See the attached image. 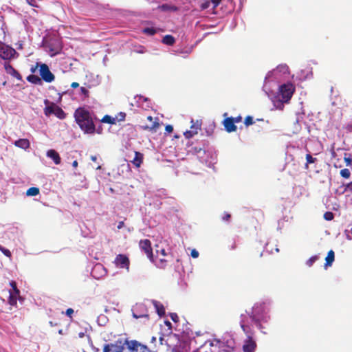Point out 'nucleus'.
Listing matches in <instances>:
<instances>
[{"label":"nucleus","instance_id":"1","mask_svg":"<svg viewBox=\"0 0 352 352\" xmlns=\"http://www.w3.org/2000/svg\"><path fill=\"white\" fill-rule=\"evenodd\" d=\"M75 120L79 127L85 133H94L96 126L90 112L84 107L76 109L74 114Z\"/></svg>","mask_w":352,"mask_h":352},{"label":"nucleus","instance_id":"2","mask_svg":"<svg viewBox=\"0 0 352 352\" xmlns=\"http://www.w3.org/2000/svg\"><path fill=\"white\" fill-rule=\"evenodd\" d=\"M45 104H49V105L46 106L44 109V113L46 116L54 114L59 119L63 120L65 118L66 113L57 104L54 102H49L47 100H45Z\"/></svg>","mask_w":352,"mask_h":352},{"label":"nucleus","instance_id":"3","mask_svg":"<svg viewBox=\"0 0 352 352\" xmlns=\"http://www.w3.org/2000/svg\"><path fill=\"white\" fill-rule=\"evenodd\" d=\"M295 87L292 83H286L280 86V100L283 102H288L292 97Z\"/></svg>","mask_w":352,"mask_h":352},{"label":"nucleus","instance_id":"4","mask_svg":"<svg viewBox=\"0 0 352 352\" xmlns=\"http://www.w3.org/2000/svg\"><path fill=\"white\" fill-rule=\"evenodd\" d=\"M124 342V346H126L130 352H150L149 349L146 345L135 340L125 339Z\"/></svg>","mask_w":352,"mask_h":352},{"label":"nucleus","instance_id":"5","mask_svg":"<svg viewBox=\"0 0 352 352\" xmlns=\"http://www.w3.org/2000/svg\"><path fill=\"white\" fill-rule=\"evenodd\" d=\"M16 55L18 56V54L14 48L0 41V58L5 60H11Z\"/></svg>","mask_w":352,"mask_h":352},{"label":"nucleus","instance_id":"6","mask_svg":"<svg viewBox=\"0 0 352 352\" xmlns=\"http://www.w3.org/2000/svg\"><path fill=\"white\" fill-rule=\"evenodd\" d=\"M124 342L122 339H118L113 343L105 344L102 352H124Z\"/></svg>","mask_w":352,"mask_h":352},{"label":"nucleus","instance_id":"7","mask_svg":"<svg viewBox=\"0 0 352 352\" xmlns=\"http://www.w3.org/2000/svg\"><path fill=\"white\" fill-rule=\"evenodd\" d=\"M39 72L41 78L43 79L45 82H51L54 80L55 76L51 72L49 67L46 64L42 63L40 65Z\"/></svg>","mask_w":352,"mask_h":352},{"label":"nucleus","instance_id":"8","mask_svg":"<svg viewBox=\"0 0 352 352\" xmlns=\"http://www.w3.org/2000/svg\"><path fill=\"white\" fill-rule=\"evenodd\" d=\"M140 247L142 251L146 254L147 257L151 260L153 261V250L151 247V243L148 239H144L140 241Z\"/></svg>","mask_w":352,"mask_h":352},{"label":"nucleus","instance_id":"9","mask_svg":"<svg viewBox=\"0 0 352 352\" xmlns=\"http://www.w3.org/2000/svg\"><path fill=\"white\" fill-rule=\"evenodd\" d=\"M257 344L251 335H248L243 345L244 352H255Z\"/></svg>","mask_w":352,"mask_h":352},{"label":"nucleus","instance_id":"10","mask_svg":"<svg viewBox=\"0 0 352 352\" xmlns=\"http://www.w3.org/2000/svg\"><path fill=\"white\" fill-rule=\"evenodd\" d=\"M116 266L120 268L129 269L130 261L128 256L125 254H120L117 255L114 261Z\"/></svg>","mask_w":352,"mask_h":352},{"label":"nucleus","instance_id":"11","mask_svg":"<svg viewBox=\"0 0 352 352\" xmlns=\"http://www.w3.org/2000/svg\"><path fill=\"white\" fill-rule=\"evenodd\" d=\"M51 56L56 55L61 50L60 45L57 40H51L47 45Z\"/></svg>","mask_w":352,"mask_h":352},{"label":"nucleus","instance_id":"12","mask_svg":"<svg viewBox=\"0 0 352 352\" xmlns=\"http://www.w3.org/2000/svg\"><path fill=\"white\" fill-rule=\"evenodd\" d=\"M4 68L6 72L16 78L17 80H22V76L20 73L15 69L9 63L5 62Z\"/></svg>","mask_w":352,"mask_h":352},{"label":"nucleus","instance_id":"13","mask_svg":"<svg viewBox=\"0 0 352 352\" xmlns=\"http://www.w3.org/2000/svg\"><path fill=\"white\" fill-rule=\"evenodd\" d=\"M223 124L227 132L232 133L236 131L237 128L233 121V117L226 118L223 120Z\"/></svg>","mask_w":352,"mask_h":352},{"label":"nucleus","instance_id":"14","mask_svg":"<svg viewBox=\"0 0 352 352\" xmlns=\"http://www.w3.org/2000/svg\"><path fill=\"white\" fill-rule=\"evenodd\" d=\"M201 129V123L197 121L196 123L192 124L190 126V130L186 131L184 133L186 138H190L195 135L197 134L198 130Z\"/></svg>","mask_w":352,"mask_h":352},{"label":"nucleus","instance_id":"15","mask_svg":"<svg viewBox=\"0 0 352 352\" xmlns=\"http://www.w3.org/2000/svg\"><path fill=\"white\" fill-rule=\"evenodd\" d=\"M147 120L150 122V124H146L140 126V128L143 130H155L159 127V123L151 116H149L147 117Z\"/></svg>","mask_w":352,"mask_h":352},{"label":"nucleus","instance_id":"16","mask_svg":"<svg viewBox=\"0 0 352 352\" xmlns=\"http://www.w3.org/2000/svg\"><path fill=\"white\" fill-rule=\"evenodd\" d=\"M47 156L50 157L56 164H60L61 159L59 154L54 149H50L47 152Z\"/></svg>","mask_w":352,"mask_h":352},{"label":"nucleus","instance_id":"17","mask_svg":"<svg viewBox=\"0 0 352 352\" xmlns=\"http://www.w3.org/2000/svg\"><path fill=\"white\" fill-rule=\"evenodd\" d=\"M143 159L144 155L142 153L135 151V157L133 158L131 162L135 166L139 168L140 167L141 164L143 162Z\"/></svg>","mask_w":352,"mask_h":352},{"label":"nucleus","instance_id":"18","mask_svg":"<svg viewBox=\"0 0 352 352\" xmlns=\"http://www.w3.org/2000/svg\"><path fill=\"white\" fill-rule=\"evenodd\" d=\"M335 259L334 251L331 250L328 252L327 256L325 258L324 267L327 268L332 265Z\"/></svg>","mask_w":352,"mask_h":352},{"label":"nucleus","instance_id":"19","mask_svg":"<svg viewBox=\"0 0 352 352\" xmlns=\"http://www.w3.org/2000/svg\"><path fill=\"white\" fill-rule=\"evenodd\" d=\"M14 144L16 146L25 150L28 149L30 146V142L28 139H19L16 140Z\"/></svg>","mask_w":352,"mask_h":352},{"label":"nucleus","instance_id":"20","mask_svg":"<svg viewBox=\"0 0 352 352\" xmlns=\"http://www.w3.org/2000/svg\"><path fill=\"white\" fill-rule=\"evenodd\" d=\"M155 307V309H156V311L157 313V314L160 316H162L164 315L165 314V309H164V307L163 306L162 304H161L160 302L158 301H156V300H153V302Z\"/></svg>","mask_w":352,"mask_h":352},{"label":"nucleus","instance_id":"21","mask_svg":"<svg viewBox=\"0 0 352 352\" xmlns=\"http://www.w3.org/2000/svg\"><path fill=\"white\" fill-rule=\"evenodd\" d=\"M27 80L32 84H41V78L36 75L30 74L27 77Z\"/></svg>","mask_w":352,"mask_h":352},{"label":"nucleus","instance_id":"22","mask_svg":"<svg viewBox=\"0 0 352 352\" xmlns=\"http://www.w3.org/2000/svg\"><path fill=\"white\" fill-rule=\"evenodd\" d=\"M175 41V38L171 35H166L162 39V43L168 45H173Z\"/></svg>","mask_w":352,"mask_h":352},{"label":"nucleus","instance_id":"23","mask_svg":"<svg viewBox=\"0 0 352 352\" xmlns=\"http://www.w3.org/2000/svg\"><path fill=\"white\" fill-rule=\"evenodd\" d=\"M39 188L37 187H31L26 191V195L28 196H36L39 194Z\"/></svg>","mask_w":352,"mask_h":352},{"label":"nucleus","instance_id":"24","mask_svg":"<svg viewBox=\"0 0 352 352\" xmlns=\"http://www.w3.org/2000/svg\"><path fill=\"white\" fill-rule=\"evenodd\" d=\"M101 121H102V122L108 123V124H116L114 117H111V116H109V115H105V116L102 118Z\"/></svg>","mask_w":352,"mask_h":352},{"label":"nucleus","instance_id":"25","mask_svg":"<svg viewBox=\"0 0 352 352\" xmlns=\"http://www.w3.org/2000/svg\"><path fill=\"white\" fill-rule=\"evenodd\" d=\"M306 164H305V168H308V166L309 164H312L316 162V158L313 157L312 155L309 153L306 155Z\"/></svg>","mask_w":352,"mask_h":352},{"label":"nucleus","instance_id":"26","mask_svg":"<svg viewBox=\"0 0 352 352\" xmlns=\"http://www.w3.org/2000/svg\"><path fill=\"white\" fill-rule=\"evenodd\" d=\"M142 32H143V33H144L146 34L152 36V35H154L157 32V30H156V29H155L153 28H146L142 30Z\"/></svg>","mask_w":352,"mask_h":352},{"label":"nucleus","instance_id":"27","mask_svg":"<svg viewBox=\"0 0 352 352\" xmlns=\"http://www.w3.org/2000/svg\"><path fill=\"white\" fill-rule=\"evenodd\" d=\"M126 118V113L124 112H120L114 117L115 122L116 121L120 122L124 121Z\"/></svg>","mask_w":352,"mask_h":352},{"label":"nucleus","instance_id":"28","mask_svg":"<svg viewBox=\"0 0 352 352\" xmlns=\"http://www.w3.org/2000/svg\"><path fill=\"white\" fill-rule=\"evenodd\" d=\"M10 285L11 286V287L13 289V292H14V294H15V295H19V293H20V291L19 290V289L17 288V286H16V283L15 281L14 280H12L10 283Z\"/></svg>","mask_w":352,"mask_h":352},{"label":"nucleus","instance_id":"29","mask_svg":"<svg viewBox=\"0 0 352 352\" xmlns=\"http://www.w3.org/2000/svg\"><path fill=\"white\" fill-rule=\"evenodd\" d=\"M340 175L344 178H349L351 176L350 170L348 168H344L340 170Z\"/></svg>","mask_w":352,"mask_h":352},{"label":"nucleus","instance_id":"30","mask_svg":"<svg viewBox=\"0 0 352 352\" xmlns=\"http://www.w3.org/2000/svg\"><path fill=\"white\" fill-rule=\"evenodd\" d=\"M323 217L327 221H331L334 218V214L332 212L327 211L324 212Z\"/></svg>","mask_w":352,"mask_h":352},{"label":"nucleus","instance_id":"31","mask_svg":"<svg viewBox=\"0 0 352 352\" xmlns=\"http://www.w3.org/2000/svg\"><path fill=\"white\" fill-rule=\"evenodd\" d=\"M0 251L7 257L10 258L12 256L11 252L0 245Z\"/></svg>","mask_w":352,"mask_h":352},{"label":"nucleus","instance_id":"32","mask_svg":"<svg viewBox=\"0 0 352 352\" xmlns=\"http://www.w3.org/2000/svg\"><path fill=\"white\" fill-rule=\"evenodd\" d=\"M16 296L15 294H13L10 292V297H9V303L11 305H16Z\"/></svg>","mask_w":352,"mask_h":352},{"label":"nucleus","instance_id":"33","mask_svg":"<svg viewBox=\"0 0 352 352\" xmlns=\"http://www.w3.org/2000/svg\"><path fill=\"white\" fill-rule=\"evenodd\" d=\"M319 257L317 255H315V256H311V258H309V260L307 261V265L309 266V267H311L312 266V265L317 261L318 260Z\"/></svg>","mask_w":352,"mask_h":352},{"label":"nucleus","instance_id":"34","mask_svg":"<svg viewBox=\"0 0 352 352\" xmlns=\"http://www.w3.org/2000/svg\"><path fill=\"white\" fill-rule=\"evenodd\" d=\"M241 327L243 329V331H244V333L247 335V336L248 335H251L252 336L253 332L250 330V327H248V326H246L243 324H241Z\"/></svg>","mask_w":352,"mask_h":352},{"label":"nucleus","instance_id":"35","mask_svg":"<svg viewBox=\"0 0 352 352\" xmlns=\"http://www.w3.org/2000/svg\"><path fill=\"white\" fill-rule=\"evenodd\" d=\"M244 124L248 126L254 124L253 118L250 116L245 117Z\"/></svg>","mask_w":352,"mask_h":352},{"label":"nucleus","instance_id":"36","mask_svg":"<svg viewBox=\"0 0 352 352\" xmlns=\"http://www.w3.org/2000/svg\"><path fill=\"white\" fill-rule=\"evenodd\" d=\"M38 0H26V2L32 7L38 8Z\"/></svg>","mask_w":352,"mask_h":352},{"label":"nucleus","instance_id":"37","mask_svg":"<svg viewBox=\"0 0 352 352\" xmlns=\"http://www.w3.org/2000/svg\"><path fill=\"white\" fill-rule=\"evenodd\" d=\"M276 69H278L280 72H286L288 71V67L286 65H280L277 67Z\"/></svg>","mask_w":352,"mask_h":352},{"label":"nucleus","instance_id":"38","mask_svg":"<svg viewBox=\"0 0 352 352\" xmlns=\"http://www.w3.org/2000/svg\"><path fill=\"white\" fill-rule=\"evenodd\" d=\"M211 3H212V2H210V1H206L203 3H201L200 6L201 9L206 10V9L208 8Z\"/></svg>","mask_w":352,"mask_h":352},{"label":"nucleus","instance_id":"39","mask_svg":"<svg viewBox=\"0 0 352 352\" xmlns=\"http://www.w3.org/2000/svg\"><path fill=\"white\" fill-rule=\"evenodd\" d=\"M352 192V182L347 184L344 188V192Z\"/></svg>","mask_w":352,"mask_h":352},{"label":"nucleus","instance_id":"40","mask_svg":"<svg viewBox=\"0 0 352 352\" xmlns=\"http://www.w3.org/2000/svg\"><path fill=\"white\" fill-rule=\"evenodd\" d=\"M80 92L82 94L85 95L86 97L89 96V91L85 87H81Z\"/></svg>","mask_w":352,"mask_h":352},{"label":"nucleus","instance_id":"41","mask_svg":"<svg viewBox=\"0 0 352 352\" xmlns=\"http://www.w3.org/2000/svg\"><path fill=\"white\" fill-rule=\"evenodd\" d=\"M74 314V309H72V308H68L66 311H65V314L69 316V318H72V315Z\"/></svg>","mask_w":352,"mask_h":352},{"label":"nucleus","instance_id":"42","mask_svg":"<svg viewBox=\"0 0 352 352\" xmlns=\"http://www.w3.org/2000/svg\"><path fill=\"white\" fill-rule=\"evenodd\" d=\"M190 255L192 258H196L199 256V252L195 249L191 250Z\"/></svg>","mask_w":352,"mask_h":352},{"label":"nucleus","instance_id":"43","mask_svg":"<svg viewBox=\"0 0 352 352\" xmlns=\"http://www.w3.org/2000/svg\"><path fill=\"white\" fill-rule=\"evenodd\" d=\"M231 217V215L228 213H225L224 215L222 217V220L228 221Z\"/></svg>","mask_w":352,"mask_h":352},{"label":"nucleus","instance_id":"44","mask_svg":"<svg viewBox=\"0 0 352 352\" xmlns=\"http://www.w3.org/2000/svg\"><path fill=\"white\" fill-rule=\"evenodd\" d=\"M242 120V117L241 116H238L236 117L233 118V121L235 123L241 122Z\"/></svg>","mask_w":352,"mask_h":352},{"label":"nucleus","instance_id":"45","mask_svg":"<svg viewBox=\"0 0 352 352\" xmlns=\"http://www.w3.org/2000/svg\"><path fill=\"white\" fill-rule=\"evenodd\" d=\"M221 0H211L212 3L213 4V8H215L221 2Z\"/></svg>","mask_w":352,"mask_h":352},{"label":"nucleus","instance_id":"46","mask_svg":"<svg viewBox=\"0 0 352 352\" xmlns=\"http://www.w3.org/2000/svg\"><path fill=\"white\" fill-rule=\"evenodd\" d=\"M236 248V244L235 241L233 239L232 241L231 245H230V249L234 250Z\"/></svg>","mask_w":352,"mask_h":352},{"label":"nucleus","instance_id":"47","mask_svg":"<svg viewBox=\"0 0 352 352\" xmlns=\"http://www.w3.org/2000/svg\"><path fill=\"white\" fill-rule=\"evenodd\" d=\"M166 131L170 133L173 131V127L171 125H167L165 128Z\"/></svg>","mask_w":352,"mask_h":352},{"label":"nucleus","instance_id":"48","mask_svg":"<svg viewBox=\"0 0 352 352\" xmlns=\"http://www.w3.org/2000/svg\"><path fill=\"white\" fill-rule=\"evenodd\" d=\"M40 67V65L38 63H36V65H35V67H32L31 69H30V71L32 73H35L38 67Z\"/></svg>","mask_w":352,"mask_h":352},{"label":"nucleus","instance_id":"49","mask_svg":"<svg viewBox=\"0 0 352 352\" xmlns=\"http://www.w3.org/2000/svg\"><path fill=\"white\" fill-rule=\"evenodd\" d=\"M71 87H72V88H74V89H75V88H77V87H79V84H78V82H73L71 84Z\"/></svg>","mask_w":352,"mask_h":352},{"label":"nucleus","instance_id":"50","mask_svg":"<svg viewBox=\"0 0 352 352\" xmlns=\"http://www.w3.org/2000/svg\"><path fill=\"white\" fill-rule=\"evenodd\" d=\"M170 318L174 322H176V313L171 314Z\"/></svg>","mask_w":352,"mask_h":352},{"label":"nucleus","instance_id":"51","mask_svg":"<svg viewBox=\"0 0 352 352\" xmlns=\"http://www.w3.org/2000/svg\"><path fill=\"white\" fill-rule=\"evenodd\" d=\"M124 221H120L118 223V227H117L118 229L120 230V229L124 227Z\"/></svg>","mask_w":352,"mask_h":352},{"label":"nucleus","instance_id":"52","mask_svg":"<svg viewBox=\"0 0 352 352\" xmlns=\"http://www.w3.org/2000/svg\"><path fill=\"white\" fill-rule=\"evenodd\" d=\"M78 162H77L76 160H74V161L73 162V163H72V166H73L74 168H76V167L78 166Z\"/></svg>","mask_w":352,"mask_h":352},{"label":"nucleus","instance_id":"53","mask_svg":"<svg viewBox=\"0 0 352 352\" xmlns=\"http://www.w3.org/2000/svg\"><path fill=\"white\" fill-rule=\"evenodd\" d=\"M102 267V266L101 265H96L94 267V270H99V269H101Z\"/></svg>","mask_w":352,"mask_h":352},{"label":"nucleus","instance_id":"54","mask_svg":"<svg viewBox=\"0 0 352 352\" xmlns=\"http://www.w3.org/2000/svg\"><path fill=\"white\" fill-rule=\"evenodd\" d=\"M168 6L167 5H162L160 8L163 10H166L167 8H168Z\"/></svg>","mask_w":352,"mask_h":352},{"label":"nucleus","instance_id":"55","mask_svg":"<svg viewBox=\"0 0 352 352\" xmlns=\"http://www.w3.org/2000/svg\"><path fill=\"white\" fill-rule=\"evenodd\" d=\"M78 336H79V338H83L85 336V333L84 332L79 333Z\"/></svg>","mask_w":352,"mask_h":352},{"label":"nucleus","instance_id":"56","mask_svg":"<svg viewBox=\"0 0 352 352\" xmlns=\"http://www.w3.org/2000/svg\"><path fill=\"white\" fill-rule=\"evenodd\" d=\"M91 159L92 161H96L97 157H96V156H91Z\"/></svg>","mask_w":352,"mask_h":352},{"label":"nucleus","instance_id":"57","mask_svg":"<svg viewBox=\"0 0 352 352\" xmlns=\"http://www.w3.org/2000/svg\"><path fill=\"white\" fill-rule=\"evenodd\" d=\"M133 317H134V318H140V317L142 316H138V315H136L135 313H133Z\"/></svg>","mask_w":352,"mask_h":352},{"label":"nucleus","instance_id":"58","mask_svg":"<svg viewBox=\"0 0 352 352\" xmlns=\"http://www.w3.org/2000/svg\"><path fill=\"white\" fill-rule=\"evenodd\" d=\"M161 253H162V255H164V256H165V255H166V254H165V250H162Z\"/></svg>","mask_w":352,"mask_h":352},{"label":"nucleus","instance_id":"59","mask_svg":"<svg viewBox=\"0 0 352 352\" xmlns=\"http://www.w3.org/2000/svg\"><path fill=\"white\" fill-rule=\"evenodd\" d=\"M252 320H253V321H254L256 323H257V322H258V320H256V318H255V317H254V316H253V317H252Z\"/></svg>","mask_w":352,"mask_h":352},{"label":"nucleus","instance_id":"60","mask_svg":"<svg viewBox=\"0 0 352 352\" xmlns=\"http://www.w3.org/2000/svg\"><path fill=\"white\" fill-rule=\"evenodd\" d=\"M88 338H89V342L92 343V341H91V339L90 336H88Z\"/></svg>","mask_w":352,"mask_h":352},{"label":"nucleus","instance_id":"61","mask_svg":"<svg viewBox=\"0 0 352 352\" xmlns=\"http://www.w3.org/2000/svg\"><path fill=\"white\" fill-rule=\"evenodd\" d=\"M160 261L162 262V261H164V258H160Z\"/></svg>","mask_w":352,"mask_h":352}]
</instances>
